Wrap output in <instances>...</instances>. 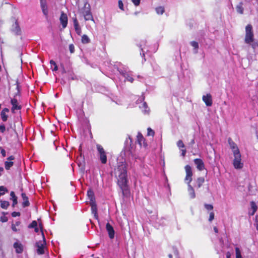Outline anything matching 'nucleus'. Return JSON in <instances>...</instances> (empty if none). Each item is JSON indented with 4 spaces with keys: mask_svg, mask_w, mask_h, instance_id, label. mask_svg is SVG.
<instances>
[{
    "mask_svg": "<svg viewBox=\"0 0 258 258\" xmlns=\"http://www.w3.org/2000/svg\"><path fill=\"white\" fill-rule=\"evenodd\" d=\"M106 229L108 232L109 237L110 239H113L114 237L115 231L113 227L109 222L107 223L106 225Z\"/></svg>",
    "mask_w": 258,
    "mask_h": 258,
    "instance_id": "12",
    "label": "nucleus"
},
{
    "mask_svg": "<svg viewBox=\"0 0 258 258\" xmlns=\"http://www.w3.org/2000/svg\"><path fill=\"white\" fill-rule=\"evenodd\" d=\"M50 63L51 64V65H53V66H54V68L53 69H52V71H57L58 70V67H57V66L56 63V62L53 60H51L50 61Z\"/></svg>",
    "mask_w": 258,
    "mask_h": 258,
    "instance_id": "35",
    "label": "nucleus"
},
{
    "mask_svg": "<svg viewBox=\"0 0 258 258\" xmlns=\"http://www.w3.org/2000/svg\"><path fill=\"white\" fill-rule=\"evenodd\" d=\"M236 258H242L240 249L238 247L235 248Z\"/></svg>",
    "mask_w": 258,
    "mask_h": 258,
    "instance_id": "32",
    "label": "nucleus"
},
{
    "mask_svg": "<svg viewBox=\"0 0 258 258\" xmlns=\"http://www.w3.org/2000/svg\"><path fill=\"white\" fill-rule=\"evenodd\" d=\"M38 226V223L36 221H33L31 224L28 226L29 228H34Z\"/></svg>",
    "mask_w": 258,
    "mask_h": 258,
    "instance_id": "34",
    "label": "nucleus"
},
{
    "mask_svg": "<svg viewBox=\"0 0 258 258\" xmlns=\"http://www.w3.org/2000/svg\"><path fill=\"white\" fill-rule=\"evenodd\" d=\"M6 131V127L4 124L0 125V132L3 133Z\"/></svg>",
    "mask_w": 258,
    "mask_h": 258,
    "instance_id": "47",
    "label": "nucleus"
},
{
    "mask_svg": "<svg viewBox=\"0 0 258 258\" xmlns=\"http://www.w3.org/2000/svg\"><path fill=\"white\" fill-rule=\"evenodd\" d=\"M34 228V231H35V232L36 233L38 232V231H39V229H38V227H37H37H35V228Z\"/></svg>",
    "mask_w": 258,
    "mask_h": 258,
    "instance_id": "60",
    "label": "nucleus"
},
{
    "mask_svg": "<svg viewBox=\"0 0 258 258\" xmlns=\"http://www.w3.org/2000/svg\"><path fill=\"white\" fill-rule=\"evenodd\" d=\"M92 210L93 212H94V216L97 219L98 218V215H97V208L96 206H92Z\"/></svg>",
    "mask_w": 258,
    "mask_h": 258,
    "instance_id": "39",
    "label": "nucleus"
},
{
    "mask_svg": "<svg viewBox=\"0 0 258 258\" xmlns=\"http://www.w3.org/2000/svg\"><path fill=\"white\" fill-rule=\"evenodd\" d=\"M143 106L145 108V111H147L146 108L148 107L147 103L146 102H144L143 104Z\"/></svg>",
    "mask_w": 258,
    "mask_h": 258,
    "instance_id": "58",
    "label": "nucleus"
},
{
    "mask_svg": "<svg viewBox=\"0 0 258 258\" xmlns=\"http://www.w3.org/2000/svg\"><path fill=\"white\" fill-rule=\"evenodd\" d=\"M177 146L179 148H184L185 146L182 140H179L177 143Z\"/></svg>",
    "mask_w": 258,
    "mask_h": 258,
    "instance_id": "36",
    "label": "nucleus"
},
{
    "mask_svg": "<svg viewBox=\"0 0 258 258\" xmlns=\"http://www.w3.org/2000/svg\"><path fill=\"white\" fill-rule=\"evenodd\" d=\"M43 241H39L36 243V246L37 247V252L38 254L42 255L44 254V245L46 244V241L44 235L43 237Z\"/></svg>",
    "mask_w": 258,
    "mask_h": 258,
    "instance_id": "6",
    "label": "nucleus"
},
{
    "mask_svg": "<svg viewBox=\"0 0 258 258\" xmlns=\"http://www.w3.org/2000/svg\"><path fill=\"white\" fill-rule=\"evenodd\" d=\"M205 182V179L203 177H198L197 179V186L200 188Z\"/></svg>",
    "mask_w": 258,
    "mask_h": 258,
    "instance_id": "24",
    "label": "nucleus"
},
{
    "mask_svg": "<svg viewBox=\"0 0 258 258\" xmlns=\"http://www.w3.org/2000/svg\"><path fill=\"white\" fill-rule=\"evenodd\" d=\"M1 154L3 155V157L6 156V151L4 149H2L1 151Z\"/></svg>",
    "mask_w": 258,
    "mask_h": 258,
    "instance_id": "57",
    "label": "nucleus"
},
{
    "mask_svg": "<svg viewBox=\"0 0 258 258\" xmlns=\"http://www.w3.org/2000/svg\"><path fill=\"white\" fill-rule=\"evenodd\" d=\"M155 135V132L150 127L147 128V136L153 137Z\"/></svg>",
    "mask_w": 258,
    "mask_h": 258,
    "instance_id": "31",
    "label": "nucleus"
},
{
    "mask_svg": "<svg viewBox=\"0 0 258 258\" xmlns=\"http://www.w3.org/2000/svg\"><path fill=\"white\" fill-rule=\"evenodd\" d=\"M215 217V214L213 212H211L210 213L209 218V221L212 222Z\"/></svg>",
    "mask_w": 258,
    "mask_h": 258,
    "instance_id": "40",
    "label": "nucleus"
},
{
    "mask_svg": "<svg viewBox=\"0 0 258 258\" xmlns=\"http://www.w3.org/2000/svg\"><path fill=\"white\" fill-rule=\"evenodd\" d=\"M254 41V34L252 29V26L250 24H248L245 27V36L244 42L247 44H250Z\"/></svg>",
    "mask_w": 258,
    "mask_h": 258,
    "instance_id": "3",
    "label": "nucleus"
},
{
    "mask_svg": "<svg viewBox=\"0 0 258 258\" xmlns=\"http://www.w3.org/2000/svg\"><path fill=\"white\" fill-rule=\"evenodd\" d=\"M226 258H231V253L230 252L228 251L226 253Z\"/></svg>",
    "mask_w": 258,
    "mask_h": 258,
    "instance_id": "55",
    "label": "nucleus"
},
{
    "mask_svg": "<svg viewBox=\"0 0 258 258\" xmlns=\"http://www.w3.org/2000/svg\"><path fill=\"white\" fill-rule=\"evenodd\" d=\"M214 230L215 233H217L218 232V229L216 227H214Z\"/></svg>",
    "mask_w": 258,
    "mask_h": 258,
    "instance_id": "61",
    "label": "nucleus"
},
{
    "mask_svg": "<svg viewBox=\"0 0 258 258\" xmlns=\"http://www.w3.org/2000/svg\"><path fill=\"white\" fill-rule=\"evenodd\" d=\"M181 155L183 157H184L185 154H186V149L185 148H183L181 149Z\"/></svg>",
    "mask_w": 258,
    "mask_h": 258,
    "instance_id": "51",
    "label": "nucleus"
},
{
    "mask_svg": "<svg viewBox=\"0 0 258 258\" xmlns=\"http://www.w3.org/2000/svg\"><path fill=\"white\" fill-rule=\"evenodd\" d=\"M10 196L11 197V199L13 201L12 206L14 207L18 203L17 197L16 196L15 194L13 191L11 192Z\"/></svg>",
    "mask_w": 258,
    "mask_h": 258,
    "instance_id": "19",
    "label": "nucleus"
},
{
    "mask_svg": "<svg viewBox=\"0 0 258 258\" xmlns=\"http://www.w3.org/2000/svg\"><path fill=\"white\" fill-rule=\"evenodd\" d=\"M195 139H192L190 143H189V144L191 145V146H192L194 144H195Z\"/></svg>",
    "mask_w": 258,
    "mask_h": 258,
    "instance_id": "59",
    "label": "nucleus"
},
{
    "mask_svg": "<svg viewBox=\"0 0 258 258\" xmlns=\"http://www.w3.org/2000/svg\"><path fill=\"white\" fill-rule=\"evenodd\" d=\"M82 13L86 21L93 20V16L90 10V6L88 3H86L84 4V8L82 10Z\"/></svg>",
    "mask_w": 258,
    "mask_h": 258,
    "instance_id": "5",
    "label": "nucleus"
},
{
    "mask_svg": "<svg viewBox=\"0 0 258 258\" xmlns=\"http://www.w3.org/2000/svg\"><path fill=\"white\" fill-rule=\"evenodd\" d=\"M250 206H251V208L252 210V212L250 214V215L252 216V215H253L255 214V213L256 212V211H257V207L256 205L255 204V202L253 201H251L250 202Z\"/></svg>",
    "mask_w": 258,
    "mask_h": 258,
    "instance_id": "22",
    "label": "nucleus"
},
{
    "mask_svg": "<svg viewBox=\"0 0 258 258\" xmlns=\"http://www.w3.org/2000/svg\"><path fill=\"white\" fill-rule=\"evenodd\" d=\"M60 70L62 74L66 73V69L64 68V65L62 63L60 64Z\"/></svg>",
    "mask_w": 258,
    "mask_h": 258,
    "instance_id": "46",
    "label": "nucleus"
},
{
    "mask_svg": "<svg viewBox=\"0 0 258 258\" xmlns=\"http://www.w3.org/2000/svg\"><path fill=\"white\" fill-rule=\"evenodd\" d=\"M0 220L2 222L4 223V222H7L8 220V219L7 217L3 216L1 217Z\"/></svg>",
    "mask_w": 258,
    "mask_h": 258,
    "instance_id": "44",
    "label": "nucleus"
},
{
    "mask_svg": "<svg viewBox=\"0 0 258 258\" xmlns=\"http://www.w3.org/2000/svg\"><path fill=\"white\" fill-rule=\"evenodd\" d=\"M8 189L4 186H0V197L5 194L6 192H8Z\"/></svg>",
    "mask_w": 258,
    "mask_h": 258,
    "instance_id": "29",
    "label": "nucleus"
},
{
    "mask_svg": "<svg viewBox=\"0 0 258 258\" xmlns=\"http://www.w3.org/2000/svg\"><path fill=\"white\" fill-rule=\"evenodd\" d=\"M21 197L23 201L22 202L23 207L25 208L29 206L30 203L29 202V199L28 197L26 196V195L25 193L23 192L21 194Z\"/></svg>",
    "mask_w": 258,
    "mask_h": 258,
    "instance_id": "14",
    "label": "nucleus"
},
{
    "mask_svg": "<svg viewBox=\"0 0 258 258\" xmlns=\"http://www.w3.org/2000/svg\"><path fill=\"white\" fill-rule=\"evenodd\" d=\"M11 103L12 105L11 111L12 112L14 113L15 110H20L22 108V106L19 105L18 102V100L17 98H13L11 100Z\"/></svg>",
    "mask_w": 258,
    "mask_h": 258,
    "instance_id": "8",
    "label": "nucleus"
},
{
    "mask_svg": "<svg viewBox=\"0 0 258 258\" xmlns=\"http://www.w3.org/2000/svg\"><path fill=\"white\" fill-rule=\"evenodd\" d=\"M194 163L196 165L197 168L199 171H202L205 169V164L204 162L201 159L196 158L195 159Z\"/></svg>",
    "mask_w": 258,
    "mask_h": 258,
    "instance_id": "11",
    "label": "nucleus"
},
{
    "mask_svg": "<svg viewBox=\"0 0 258 258\" xmlns=\"http://www.w3.org/2000/svg\"><path fill=\"white\" fill-rule=\"evenodd\" d=\"M69 50L71 53H74L75 51V47L73 44H71L69 45Z\"/></svg>",
    "mask_w": 258,
    "mask_h": 258,
    "instance_id": "45",
    "label": "nucleus"
},
{
    "mask_svg": "<svg viewBox=\"0 0 258 258\" xmlns=\"http://www.w3.org/2000/svg\"><path fill=\"white\" fill-rule=\"evenodd\" d=\"M132 1L136 6H139L140 4V0H132Z\"/></svg>",
    "mask_w": 258,
    "mask_h": 258,
    "instance_id": "49",
    "label": "nucleus"
},
{
    "mask_svg": "<svg viewBox=\"0 0 258 258\" xmlns=\"http://www.w3.org/2000/svg\"><path fill=\"white\" fill-rule=\"evenodd\" d=\"M188 185V192L189 196L191 199H194L196 197V194L193 187L190 185V183Z\"/></svg>",
    "mask_w": 258,
    "mask_h": 258,
    "instance_id": "16",
    "label": "nucleus"
},
{
    "mask_svg": "<svg viewBox=\"0 0 258 258\" xmlns=\"http://www.w3.org/2000/svg\"><path fill=\"white\" fill-rule=\"evenodd\" d=\"M21 224V222L19 221H17L16 222L15 225L16 226H19Z\"/></svg>",
    "mask_w": 258,
    "mask_h": 258,
    "instance_id": "62",
    "label": "nucleus"
},
{
    "mask_svg": "<svg viewBox=\"0 0 258 258\" xmlns=\"http://www.w3.org/2000/svg\"><path fill=\"white\" fill-rule=\"evenodd\" d=\"M81 41L83 44H87L90 42V40L87 35L84 34L82 36Z\"/></svg>",
    "mask_w": 258,
    "mask_h": 258,
    "instance_id": "23",
    "label": "nucleus"
},
{
    "mask_svg": "<svg viewBox=\"0 0 258 258\" xmlns=\"http://www.w3.org/2000/svg\"><path fill=\"white\" fill-rule=\"evenodd\" d=\"M256 230L258 231V222L256 223Z\"/></svg>",
    "mask_w": 258,
    "mask_h": 258,
    "instance_id": "64",
    "label": "nucleus"
},
{
    "mask_svg": "<svg viewBox=\"0 0 258 258\" xmlns=\"http://www.w3.org/2000/svg\"><path fill=\"white\" fill-rule=\"evenodd\" d=\"M155 10H156V13L158 15H162L165 12L164 8L162 6H159V7H157L156 8Z\"/></svg>",
    "mask_w": 258,
    "mask_h": 258,
    "instance_id": "27",
    "label": "nucleus"
},
{
    "mask_svg": "<svg viewBox=\"0 0 258 258\" xmlns=\"http://www.w3.org/2000/svg\"><path fill=\"white\" fill-rule=\"evenodd\" d=\"M190 45L196 50H197L199 48V44L196 41H191L190 42Z\"/></svg>",
    "mask_w": 258,
    "mask_h": 258,
    "instance_id": "37",
    "label": "nucleus"
},
{
    "mask_svg": "<svg viewBox=\"0 0 258 258\" xmlns=\"http://www.w3.org/2000/svg\"><path fill=\"white\" fill-rule=\"evenodd\" d=\"M204 207L206 210L211 211L213 209V206L211 204H205Z\"/></svg>",
    "mask_w": 258,
    "mask_h": 258,
    "instance_id": "38",
    "label": "nucleus"
},
{
    "mask_svg": "<svg viewBox=\"0 0 258 258\" xmlns=\"http://www.w3.org/2000/svg\"><path fill=\"white\" fill-rule=\"evenodd\" d=\"M168 256L169 258H173L172 255L171 254H169Z\"/></svg>",
    "mask_w": 258,
    "mask_h": 258,
    "instance_id": "63",
    "label": "nucleus"
},
{
    "mask_svg": "<svg viewBox=\"0 0 258 258\" xmlns=\"http://www.w3.org/2000/svg\"><path fill=\"white\" fill-rule=\"evenodd\" d=\"M41 8L42 12L44 14V15L45 16H47L48 12V8H47V5H44V6H41Z\"/></svg>",
    "mask_w": 258,
    "mask_h": 258,
    "instance_id": "30",
    "label": "nucleus"
},
{
    "mask_svg": "<svg viewBox=\"0 0 258 258\" xmlns=\"http://www.w3.org/2000/svg\"><path fill=\"white\" fill-rule=\"evenodd\" d=\"M75 27V30L77 32V33L80 35L81 33V30L80 27H79V25H78V27Z\"/></svg>",
    "mask_w": 258,
    "mask_h": 258,
    "instance_id": "42",
    "label": "nucleus"
},
{
    "mask_svg": "<svg viewBox=\"0 0 258 258\" xmlns=\"http://www.w3.org/2000/svg\"><path fill=\"white\" fill-rule=\"evenodd\" d=\"M14 165V162L12 161H6L5 162V167L6 170H9L11 167Z\"/></svg>",
    "mask_w": 258,
    "mask_h": 258,
    "instance_id": "28",
    "label": "nucleus"
},
{
    "mask_svg": "<svg viewBox=\"0 0 258 258\" xmlns=\"http://www.w3.org/2000/svg\"><path fill=\"white\" fill-rule=\"evenodd\" d=\"M10 206L9 202L6 201H1V207L2 209H7Z\"/></svg>",
    "mask_w": 258,
    "mask_h": 258,
    "instance_id": "25",
    "label": "nucleus"
},
{
    "mask_svg": "<svg viewBox=\"0 0 258 258\" xmlns=\"http://www.w3.org/2000/svg\"><path fill=\"white\" fill-rule=\"evenodd\" d=\"M12 31L17 35L20 34L21 29L17 21H16L14 25H13Z\"/></svg>",
    "mask_w": 258,
    "mask_h": 258,
    "instance_id": "18",
    "label": "nucleus"
},
{
    "mask_svg": "<svg viewBox=\"0 0 258 258\" xmlns=\"http://www.w3.org/2000/svg\"><path fill=\"white\" fill-rule=\"evenodd\" d=\"M242 5H243V3L242 2H240L236 7V10L237 12L240 14H242L243 13L244 9L242 7Z\"/></svg>",
    "mask_w": 258,
    "mask_h": 258,
    "instance_id": "21",
    "label": "nucleus"
},
{
    "mask_svg": "<svg viewBox=\"0 0 258 258\" xmlns=\"http://www.w3.org/2000/svg\"><path fill=\"white\" fill-rule=\"evenodd\" d=\"M1 116L3 121H6L7 120L8 116L6 114V113H5L4 112H1Z\"/></svg>",
    "mask_w": 258,
    "mask_h": 258,
    "instance_id": "33",
    "label": "nucleus"
},
{
    "mask_svg": "<svg viewBox=\"0 0 258 258\" xmlns=\"http://www.w3.org/2000/svg\"><path fill=\"white\" fill-rule=\"evenodd\" d=\"M96 149L98 153L99 159L102 164H105L107 163V158L106 152L103 147L100 144L96 145Z\"/></svg>",
    "mask_w": 258,
    "mask_h": 258,
    "instance_id": "4",
    "label": "nucleus"
},
{
    "mask_svg": "<svg viewBox=\"0 0 258 258\" xmlns=\"http://www.w3.org/2000/svg\"><path fill=\"white\" fill-rule=\"evenodd\" d=\"M16 92L14 94V97L15 98H17V96H21V90L20 86L19 85V83L18 82V80L17 79L16 81Z\"/></svg>",
    "mask_w": 258,
    "mask_h": 258,
    "instance_id": "17",
    "label": "nucleus"
},
{
    "mask_svg": "<svg viewBox=\"0 0 258 258\" xmlns=\"http://www.w3.org/2000/svg\"><path fill=\"white\" fill-rule=\"evenodd\" d=\"M20 213L18 212H13L12 213V216L13 217H16L17 216H20Z\"/></svg>",
    "mask_w": 258,
    "mask_h": 258,
    "instance_id": "48",
    "label": "nucleus"
},
{
    "mask_svg": "<svg viewBox=\"0 0 258 258\" xmlns=\"http://www.w3.org/2000/svg\"><path fill=\"white\" fill-rule=\"evenodd\" d=\"M203 101L207 106H211L213 104L212 96L210 93L206 95H203L202 97Z\"/></svg>",
    "mask_w": 258,
    "mask_h": 258,
    "instance_id": "10",
    "label": "nucleus"
},
{
    "mask_svg": "<svg viewBox=\"0 0 258 258\" xmlns=\"http://www.w3.org/2000/svg\"><path fill=\"white\" fill-rule=\"evenodd\" d=\"M137 142L140 146H143L145 148H147L148 144L146 142V139L141 133H139L137 135Z\"/></svg>",
    "mask_w": 258,
    "mask_h": 258,
    "instance_id": "9",
    "label": "nucleus"
},
{
    "mask_svg": "<svg viewBox=\"0 0 258 258\" xmlns=\"http://www.w3.org/2000/svg\"><path fill=\"white\" fill-rule=\"evenodd\" d=\"M73 22L74 27H78L79 25V23L76 18L73 19Z\"/></svg>",
    "mask_w": 258,
    "mask_h": 258,
    "instance_id": "50",
    "label": "nucleus"
},
{
    "mask_svg": "<svg viewBox=\"0 0 258 258\" xmlns=\"http://www.w3.org/2000/svg\"><path fill=\"white\" fill-rule=\"evenodd\" d=\"M38 221H41L40 219H38ZM39 227L40 229V230L42 232V236H43L44 235V233H43V225H42V223L41 222V221H40L39 222Z\"/></svg>",
    "mask_w": 258,
    "mask_h": 258,
    "instance_id": "43",
    "label": "nucleus"
},
{
    "mask_svg": "<svg viewBox=\"0 0 258 258\" xmlns=\"http://www.w3.org/2000/svg\"><path fill=\"white\" fill-rule=\"evenodd\" d=\"M40 6L46 5V0H40Z\"/></svg>",
    "mask_w": 258,
    "mask_h": 258,
    "instance_id": "52",
    "label": "nucleus"
},
{
    "mask_svg": "<svg viewBox=\"0 0 258 258\" xmlns=\"http://www.w3.org/2000/svg\"><path fill=\"white\" fill-rule=\"evenodd\" d=\"M118 3V7H119V8L121 10L124 11L123 4L122 1L121 0H119Z\"/></svg>",
    "mask_w": 258,
    "mask_h": 258,
    "instance_id": "41",
    "label": "nucleus"
},
{
    "mask_svg": "<svg viewBox=\"0 0 258 258\" xmlns=\"http://www.w3.org/2000/svg\"><path fill=\"white\" fill-rule=\"evenodd\" d=\"M12 229L15 232H17L18 231V229H17L16 225L14 224H12Z\"/></svg>",
    "mask_w": 258,
    "mask_h": 258,
    "instance_id": "53",
    "label": "nucleus"
},
{
    "mask_svg": "<svg viewBox=\"0 0 258 258\" xmlns=\"http://www.w3.org/2000/svg\"><path fill=\"white\" fill-rule=\"evenodd\" d=\"M14 247L16 249V252L17 253H21L23 251V248L22 245L18 242H15L14 244Z\"/></svg>",
    "mask_w": 258,
    "mask_h": 258,
    "instance_id": "15",
    "label": "nucleus"
},
{
    "mask_svg": "<svg viewBox=\"0 0 258 258\" xmlns=\"http://www.w3.org/2000/svg\"><path fill=\"white\" fill-rule=\"evenodd\" d=\"M87 195L90 200V201L92 203H94L95 202V197L94 194L93 190L91 189H89L87 191Z\"/></svg>",
    "mask_w": 258,
    "mask_h": 258,
    "instance_id": "20",
    "label": "nucleus"
},
{
    "mask_svg": "<svg viewBox=\"0 0 258 258\" xmlns=\"http://www.w3.org/2000/svg\"><path fill=\"white\" fill-rule=\"evenodd\" d=\"M60 21L62 25L63 28L67 27L68 24V17L67 15L63 12H62L60 17Z\"/></svg>",
    "mask_w": 258,
    "mask_h": 258,
    "instance_id": "13",
    "label": "nucleus"
},
{
    "mask_svg": "<svg viewBox=\"0 0 258 258\" xmlns=\"http://www.w3.org/2000/svg\"><path fill=\"white\" fill-rule=\"evenodd\" d=\"M14 159H15V157H14V156H13V155L10 156V157H9L7 158L8 160H10V161H11L12 160H14Z\"/></svg>",
    "mask_w": 258,
    "mask_h": 258,
    "instance_id": "54",
    "label": "nucleus"
},
{
    "mask_svg": "<svg viewBox=\"0 0 258 258\" xmlns=\"http://www.w3.org/2000/svg\"><path fill=\"white\" fill-rule=\"evenodd\" d=\"M123 77L125 78L126 81H127L131 83H133L134 79L127 73H124L123 74Z\"/></svg>",
    "mask_w": 258,
    "mask_h": 258,
    "instance_id": "26",
    "label": "nucleus"
},
{
    "mask_svg": "<svg viewBox=\"0 0 258 258\" xmlns=\"http://www.w3.org/2000/svg\"><path fill=\"white\" fill-rule=\"evenodd\" d=\"M115 174L117 178V184L121 190L124 197L130 195L129 186L127 184V164L125 162H119L115 169Z\"/></svg>",
    "mask_w": 258,
    "mask_h": 258,
    "instance_id": "1",
    "label": "nucleus"
},
{
    "mask_svg": "<svg viewBox=\"0 0 258 258\" xmlns=\"http://www.w3.org/2000/svg\"><path fill=\"white\" fill-rule=\"evenodd\" d=\"M228 142L230 148L233 152L234 156L233 165L234 168L236 169H240L242 168L243 164L241 162V155L237 145L232 141V139L230 138H228Z\"/></svg>",
    "mask_w": 258,
    "mask_h": 258,
    "instance_id": "2",
    "label": "nucleus"
},
{
    "mask_svg": "<svg viewBox=\"0 0 258 258\" xmlns=\"http://www.w3.org/2000/svg\"><path fill=\"white\" fill-rule=\"evenodd\" d=\"M1 112H4L5 113L9 112V109L8 108H4Z\"/></svg>",
    "mask_w": 258,
    "mask_h": 258,
    "instance_id": "56",
    "label": "nucleus"
},
{
    "mask_svg": "<svg viewBox=\"0 0 258 258\" xmlns=\"http://www.w3.org/2000/svg\"><path fill=\"white\" fill-rule=\"evenodd\" d=\"M184 168L186 172V176L184 180L187 183V184H189V183H190L192 181V169L189 165H186Z\"/></svg>",
    "mask_w": 258,
    "mask_h": 258,
    "instance_id": "7",
    "label": "nucleus"
}]
</instances>
